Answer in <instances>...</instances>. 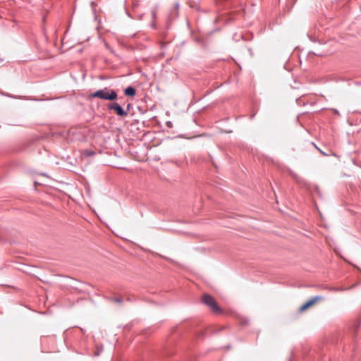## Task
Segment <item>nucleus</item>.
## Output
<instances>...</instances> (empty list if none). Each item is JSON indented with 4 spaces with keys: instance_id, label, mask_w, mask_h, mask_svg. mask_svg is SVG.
<instances>
[{
    "instance_id": "f03ea898",
    "label": "nucleus",
    "mask_w": 361,
    "mask_h": 361,
    "mask_svg": "<svg viewBox=\"0 0 361 361\" xmlns=\"http://www.w3.org/2000/svg\"><path fill=\"white\" fill-rule=\"evenodd\" d=\"M202 301L204 304L209 306L215 313L221 312V309L218 306L216 300L208 294H204L202 298Z\"/></svg>"
},
{
    "instance_id": "20e7f679",
    "label": "nucleus",
    "mask_w": 361,
    "mask_h": 361,
    "mask_svg": "<svg viewBox=\"0 0 361 361\" xmlns=\"http://www.w3.org/2000/svg\"><path fill=\"white\" fill-rule=\"evenodd\" d=\"M124 93L126 96L133 97L136 94V90L133 87L129 86L125 89Z\"/></svg>"
},
{
    "instance_id": "9d476101",
    "label": "nucleus",
    "mask_w": 361,
    "mask_h": 361,
    "mask_svg": "<svg viewBox=\"0 0 361 361\" xmlns=\"http://www.w3.org/2000/svg\"><path fill=\"white\" fill-rule=\"evenodd\" d=\"M179 6H180V4H179V2H176V3L174 4V8H175L176 10H178Z\"/></svg>"
},
{
    "instance_id": "f8f14e48",
    "label": "nucleus",
    "mask_w": 361,
    "mask_h": 361,
    "mask_svg": "<svg viewBox=\"0 0 361 361\" xmlns=\"http://www.w3.org/2000/svg\"><path fill=\"white\" fill-rule=\"evenodd\" d=\"M319 152H320L322 154H324V155H326V154L323 151H322L321 149H319Z\"/></svg>"
},
{
    "instance_id": "f257e3e1",
    "label": "nucleus",
    "mask_w": 361,
    "mask_h": 361,
    "mask_svg": "<svg viewBox=\"0 0 361 361\" xmlns=\"http://www.w3.org/2000/svg\"><path fill=\"white\" fill-rule=\"evenodd\" d=\"M90 97L104 100L115 101L118 98V94L114 90L106 87L90 94Z\"/></svg>"
},
{
    "instance_id": "7ed1b4c3",
    "label": "nucleus",
    "mask_w": 361,
    "mask_h": 361,
    "mask_svg": "<svg viewBox=\"0 0 361 361\" xmlns=\"http://www.w3.org/2000/svg\"><path fill=\"white\" fill-rule=\"evenodd\" d=\"M108 109L114 110L116 114L119 116H126L128 115V112L125 111L122 106L117 102L111 103L108 105Z\"/></svg>"
},
{
    "instance_id": "9b49d317",
    "label": "nucleus",
    "mask_w": 361,
    "mask_h": 361,
    "mask_svg": "<svg viewBox=\"0 0 361 361\" xmlns=\"http://www.w3.org/2000/svg\"><path fill=\"white\" fill-rule=\"evenodd\" d=\"M151 13H152V16L153 18H156V10L155 9L152 10Z\"/></svg>"
},
{
    "instance_id": "1a4fd4ad",
    "label": "nucleus",
    "mask_w": 361,
    "mask_h": 361,
    "mask_svg": "<svg viewBox=\"0 0 361 361\" xmlns=\"http://www.w3.org/2000/svg\"><path fill=\"white\" fill-rule=\"evenodd\" d=\"M113 300L117 303H121L123 300L122 298H114Z\"/></svg>"
},
{
    "instance_id": "423d86ee",
    "label": "nucleus",
    "mask_w": 361,
    "mask_h": 361,
    "mask_svg": "<svg viewBox=\"0 0 361 361\" xmlns=\"http://www.w3.org/2000/svg\"><path fill=\"white\" fill-rule=\"evenodd\" d=\"M322 300H323V297H322V296H314L312 298H311L310 300H309L307 302H309L310 306H312L315 302H317L318 301H321Z\"/></svg>"
},
{
    "instance_id": "0eeeda50",
    "label": "nucleus",
    "mask_w": 361,
    "mask_h": 361,
    "mask_svg": "<svg viewBox=\"0 0 361 361\" xmlns=\"http://www.w3.org/2000/svg\"><path fill=\"white\" fill-rule=\"evenodd\" d=\"M310 304L309 302L307 301L305 304H303L300 308V312H302V311H305V310H307L308 307H310Z\"/></svg>"
},
{
    "instance_id": "39448f33",
    "label": "nucleus",
    "mask_w": 361,
    "mask_h": 361,
    "mask_svg": "<svg viewBox=\"0 0 361 361\" xmlns=\"http://www.w3.org/2000/svg\"><path fill=\"white\" fill-rule=\"evenodd\" d=\"M95 154V152L91 149H85L81 152V154L86 157L94 156Z\"/></svg>"
},
{
    "instance_id": "6e6552de",
    "label": "nucleus",
    "mask_w": 361,
    "mask_h": 361,
    "mask_svg": "<svg viewBox=\"0 0 361 361\" xmlns=\"http://www.w3.org/2000/svg\"><path fill=\"white\" fill-rule=\"evenodd\" d=\"M310 304L309 302L307 301L305 304H303L300 308V312H302V311H305V310H307L308 307H310Z\"/></svg>"
}]
</instances>
